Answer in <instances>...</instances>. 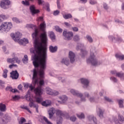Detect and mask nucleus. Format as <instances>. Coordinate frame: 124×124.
Here are the masks:
<instances>
[{
  "label": "nucleus",
  "instance_id": "obj_1",
  "mask_svg": "<svg viewBox=\"0 0 124 124\" xmlns=\"http://www.w3.org/2000/svg\"><path fill=\"white\" fill-rule=\"evenodd\" d=\"M34 40L35 50L36 54L33 56L34 62L33 64L35 67L33 70L32 83V84L28 83L24 85L25 89L30 88L31 91L34 89L35 85L41 88V86L44 85V74L46 69V43L47 38H40L41 42L39 41V38H33Z\"/></svg>",
  "mask_w": 124,
  "mask_h": 124
},
{
  "label": "nucleus",
  "instance_id": "obj_2",
  "mask_svg": "<svg viewBox=\"0 0 124 124\" xmlns=\"http://www.w3.org/2000/svg\"><path fill=\"white\" fill-rule=\"evenodd\" d=\"M34 92L35 94L37 95L35 97V101L37 102V103L41 104L43 106H45L46 107L51 105V101L46 100L43 101L42 97H41V95L43 94V89H42L41 87H38L36 88L34 90Z\"/></svg>",
  "mask_w": 124,
  "mask_h": 124
},
{
  "label": "nucleus",
  "instance_id": "obj_3",
  "mask_svg": "<svg viewBox=\"0 0 124 124\" xmlns=\"http://www.w3.org/2000/svg\"><path fill=\"white\" fill-rule=\"evenodd\" d=\"M86 62L87 63L92 64L94 66L99 65L101 63V62L97 61V59L95 58V56H94V54L92 52L90 58L87 59Z\"/></svg>",
  "mask_w": 124,
  "mask_h": 124
},
{
  "label": "nucleus",
  "instance_id": "obj_4",
  "mask_svg": "<svg viewBox=\"0 0 124 124\" xmlns=\"http://www.w3.org/2000/svg\"><path fill=\"white\" fill-rule=\"evenodd\" d=\"M25 97L28 101H30L29 103L30 107H31V108H32V107H33V108H35L36 112H37V113H38V105H35L34 104V103H33L34 102V101L33 100L32 98L31 97L30 94H26L25 95Z\"/></svg>",
  "mask_w": 124,
  "mask_h": 124
},
{
  "label": "nucleus",
  "instance_id": "obj_5",
  "mask_svg": "<svg viewBox=\"0 0 124 124\" xmlns=\"http://www.w3.org/2000/svg\"><path fill=\"white\" fill-rule=\"evenodd\" d=\"M12 28V23L11 22H4L0 26V31H9Z\"/></svg>",
  "mask_w": 124,
  "mask_h": 124
},
{
  "label": "nucleus",
  "instance_id": "obj_6",
  "mask_svg": "<svg viewBox=\"0 0 124 124\" xmlns=\"http://www.w3.org/2000/svg\"><path fill=\"white\" fill-rule=\"evenodd\" d=\"M56 114L57 116V124H62V117H63V113L62 111L59 109H57L56 110Z\"/></svg>",
  "mask_w": 124,
  "mask_h": 124
},
{
  "label": "nucleus",
  "instance_id": "obj_7",
  "mask_svg": "<svg viewBox=\"0 0 124 124\" xmlns=\"http://www.w3.org/2000/svg\"><path fill=\"white\" fill-rule=\"evenodd\" d=\"M63 36L65 37L66 40H71L72 37H73V33L71 31H63Z\"/></svg>",
  "mask_w": 124,
  "mask_h": 124
},
{
  "label": "nucleus",
  "instance_id": "obj_8",
  "mask_svg": "<svg viewBox=\"0 0 124 124\" xmlns=\"http://www.w3.org/2000/svg\"><path fill=\"white\" fill-rule=\"evenodd\" d=\"M8 5H10L9 0H2L0 2V6L3 9H7Z\"/></svg>",
  "mask_w": 124,
  "mask_h": 124
},
{
  "label": "nucleus",
  "instance_id": "obj_9",
  "mask_svg": "<svg viewBox=\"0 0 124 124\" xmlns=\"http://www.w3.org/2000/svg\"><path fill=\"white\" fill-rule=\"evenodd\" d=\"M70 93L73 95H76L77 96H79L81 98V101H86V99L85 98H83V95L81 93H79V92L74 90L71 89L70 90Z\"/></svg>",
  "mask_w": 124,
  "mask_h": 124
},
{
  "label": "nucleus",
  "instance_id": "obj_10",
  "mask_svg": "<svg viewBox=\"0 0 124 124\" xmlns=\"http://www.w3.org/2000/svg\"><path fill=\"white\" fill-rule=\"evenodd\" d=\"M46 92L47 94L50 95H58V94H59V92L57 91H53L50 88H46Z\"/></svg>",
  "mask_w": 124,
  "mask_h": 124
},
{
  "label": "nucleus",
  "instance_id": "obj_11",
  "mask_svg": "<svg viewBox=\"0 0 124 124\" xmlns=\"http://www.w3.org/2000/svg\"><path fill=\"white\" fill-rule=\"evenodd\" d=\"M10 74L11 77L12 78V79H15L16 80L19 78V74L18 73L17 70L13 71L12 72H11Z\"/></svg>",
  "mask_w": 124,
  "mask_h": 124
},
{
  "label": "nucleus",
  "instance_id": "obj_12",
  "mask_svg": "<svg viewBox=\"0 0 124 124\" xmlns=\"http://www.w3.org/2000/svg\"><path fill=\"white\" fill-rule=\"evenodd\" d=\"M7 62H10V63H20V60L18 59V58H14L12 59H8Z\"/></svg>",
  "mask_w": 124,
  "mask_h": 124
},
{
  "label": "nucleus",
  "instance_id": "obj_13",
  "mask_svg": "<svg viewBox=\"0 0 124 124\" xmlns=\"http://www.w3.org/2000/svg\"><path fill=\"white\" fill-rule=\"evenodd\" d=\"M81 83L83 85V88H86L89 87V80L86 78H81L80 79Z\"/></svg>",
  "mask_w": 124,
  "mask_h": 124
},
{
  "label": "nucleus",
  "instance_id": "obj_14",
  "mask_svg": "<svg viewBox=\"0 0 124 124\" xmlns=\"http://www.w3.org/2000/svg\"><path fill=\"white\" fill-rule=\"evenodd\" d=\"M111 74L113 75H116L117 77H119L120 78H122V79H124V74L120 73H117L116 71H111Z\"/></svg>",
  "mask_w": 124,
  "mask_h": 124
},
{
  "label": "nucleus",
  "instance_id": "obj_15",
  "mask_svg": "<svg viewBox=\"0 0 124 124\" xmlns=\"http://www.w3.org/2000/svg\"><path fill=\"white\" fill-rule=\"evenodd\" d=\"M69 58L71 62H75V54L73 53L72 51H70L69 52Z\"/></svg>",
  "mask_w": 124,
  "mask_h": 124
},
{
  "label": "nucleus",
  "instance_id": "obj_16",
  "mask_svg": "<svg viewBox=\"0 0 124 124\" xmlns=\"http://www.w3.org/2000/svg\"><path fill=\"white\" fill-rule=\"evenodd\" d=\"M56 113V110L55 109V108H50L48 110V114L49 116V119H52L53 116H54V114Z\"/></svg>",
  "mask_w": 124,
  "mask_h": 124
},
{
  "label": "nucleus",
  "instance_id": "obj_17",
  "mask_svg": "<svg viewBox=\"0 0 124 124\" xmlns=\"http://www.w3.org/2000/svg\"><path fill=\"white\" fill-rule=\"evenodd\" d=\"M16 35V39H15V41L16 42H19V41H20L21 39H20V38H21V36H22V34L20 33L19 32H16L15 34Z\"/></svg>",
  "mask_w": 124,
  "mask_h": 124
},
{
  "label": "nucleus",
  "instance_id": "obj_18",
  "mask_svg": "<svg viewBox=\"0 0 124 124\" xmlns=\"http://www.w3.org/2000/svg\"><path fill=\"white\" fill-rule=\"evenodd\" d=\"M18 43L20 45H25V44H28L29 43V40L26 38L20 39V41H18Z\"/></svg>",
  "mask_w": 124,
  "mask_h": 124
},
{
  "label": "nucleus",
  "instance_id": "obj_19",
  "mask_svg": "<svg viewBox=\"0 0 124 124\" xmlns=\"http://www.w3.org/2000/svg\"><path fill=\"white\" fill-rule=\"evenodd\" d=\"M30 10L32 14H36L39 12V10L35 9L34 5H32L30 7Z\"/></svg>",
  "mask_w": 124,
  "mask_h": 124
},
{
  "label": "nucleus",
  "instance_id": "obj_20",
  "mask_svg": "<svg viewBox=\"0 0 124 124\" xmlns=\"http://www.w3.org/2000/svg\"><path fill=\"white\" fill-rule=\"evenodd\" d=\"M49 50L51 53H55V52H57L58 47L57 46L53 47V46H49Z\"/></svg>",
  "mask_w": 124,
  "mask_h": 124
},
{
  "label": "nucleus",
  "instance_id": "obj_21",
  "mask_svg": "<svg viewBox=\"0 0 124 124\" xmlns=\"http://www.w3.org/2000/svg\"><path fill=\"white\" fill-rule=\"evenodd\" d=\"M48 34L51 39L52 40V41H54V40L56 39V36H55V33H54L53 31L48 32Z\"/></svg>",
  "mask_w": 124,
  "mask_h": 124
},
{
  "label": "nucleus",
  "instance_id": "obj_22",
  "mask_svg": "<svg viewBox=\"0 0 124 124\" xmlns=\"http://www.w3.org/2000/svg\"><path fill=\"white\" fill-rule=\"evenodd\" d=\"M116 58L118 59L120 61H123L124 60V55L123 54H116L115 55Z\"/></svg>",
  "mask_w": 124,
  "mask_h": 124
},
{
  "label": "nucleus",
  "instance_id": "obj_23",
  "mask_svg": "<svg viewBox=\"0 0 124 124\" xmlns=\"http://www.w3.org/2000/svg\"><path fill=\"white\" fill-rule=\"evenodd\" d=\"M0 110L2 111V112L6 111V106L4 104H0Z\"/></svg>",
  "mask_w": 124,
  "mask_h": 124
},
{
  "label": "nucleus",
  "instance_id": "obj_24",
  "mask_svg": "<svg viewBox=\"0 0 124 124\" xmlns=\"http://www.w3.org/2000/svg\"><path fill=\"white\" fill-rule=\"evenodd\" d=\"M8 122V121H7V119H6V117L0 119V124H6Z\"/></svg>",
  "mask_w": 124,
  "mask_h": 124
},
{
  "label": "nucleus",
  "instance_id": "obj_25",
  "mask_svg": "<svg viewBox=\"0 0 124 124\" xmlns=\"http://www.w3.org/2000/svg\"><path fill=\"white\" fill-rule=\"evenodd\" d=\"M62 62L66 65H68V64H69V61L66 58L63 59L62 61Z\"/></svg>",
  "mask_w": 124,
  "mask_h": 124
},
{
  "label": "nucleus",
  "instance_id": "obj_26",
  "mask_svg": "<svg viewBox=\"0 0 124 124\" xmlns=\"http://www.w3.org/2000/svg\"><path fill=\"white\" fill-rule=\"evenodd\" d=\"M99 112L98 113V115H99V117L101 118V119H102L103 118V112L104 111L102 110L101 108H99Z\"/></svg>",
  "mask_w": 124,
  "mask_h": 124
},
{
  "label": "nucleus",
  "instance_id": "obj_27",
  "mask_svg": "<svg viewBox=\"0 0 124 124\" xmlns=\"http://www.w3.org/2000/svg\"><path fill=\"white\" fill-rule=\"evenodd\" d=\"M63 17L64 19H69L70 18H72V16L70 14L63 15Z\"/></svg>",
  "mask_w": 124,
  "mask_h": 124
},
{
  "label": "nucleus",
  "instance_id": "obj_28",
  "mask_svg": "<svg viewBox=\"0 0 124 124\" xmlns=\"http://www.w3.org/2000/svg\"><path fill=\"white\" fill-rule=\"evenodd\" d=\"M59 98L61 99V100H62V102H65V101L67 100V97H66L65 95L60 96Z\"/></svg>",
  "mask_w": 124,
  "mask_h": 124
},
{
  "label": "nucleus",
  "instance_id": "obj_29",
  "mask_svg": "<svg viewBox=\"0 0 124 124\" xmlns=\"http://www.w3.org/2000/svg\"><path fill=\"white\" fill-rule=\"evenodd\" d=\"M119 107L120 108H123L124 107V100H118V101Z\"/></svg>",
  "mask_w": 124,
  "mask_h": 124
},
{
  "label": "nucleus",
  "instance_id": "obj_30",
  "mask_svg": "<svg viewBox=\"0 0 124 124\" xmlns=\"http://www.w3.org/2000/svg\"><path fill=\"white\" fill-rule=\"evenodd\" d=\"M12 20L14 22H15V23H16L17 24L22 22V21L19 20V19H18L17 17H13Z\"/></svg>",
  "mask_w": 124,
  "mask_h": 124
},
{
  "label": "nucleus",
  "instance_id": "obj_31",
  "mask_svg": "<svg viewBox=\"0 0 124 124\" xmlns=\"http://www.w3.org/2000/svg\"><path fill=\"white\" fill-rule=\"evenodd\" d=\"M21 108L22 109H24L25 110H26L27 111H28V112H29V113L31 114V110H30V108H28V107L23 106L22 107H21Z\"/></svg>",
  "mask_w": 124,
  "mask_h": 124
},
{
  "label": "nucleus",
  "instance_id": "obj_32",
  "mask_svg": "<svg viewBox=\"0 0 124 124\" xmlns=\"http://www.w3.org/2000/svg\"><path fill=\"white\" fill-rule=\"evenodd\" d=\"M7 72H8V71L7 69L4 70L2 75V76L4 77V78H6L7 77Z\"/></svg>",
  "mask_w": 124,
  "mask_h": 124
},
{
  "label": "nucleus",
  "instance_id": "obj_33",
  "mask_svg": "<svg viewBox=\"0 0 124 124\" xmlns=\"http://www.w3.org/2000/svg\"><path fill=\"white\" fill-rule=\"evenodd\" d=\"M26 121L24 118L21 117L20 121H19V124H23L24 123H26Z\"/></svg>",
  "mask_w": 124,
  "mask_h": 124
},
{
  "label": "nucleus",
  "instance_id": "obj_34",
  "mask_svg": "<svg viewBox=\"0 0 124 124\" xmlns=\"http://www.w3.org/2000/svg\"><path fill=\"white\" fill-rule=\"evenodd\" d=\"M4 81L0 80V88L3 89L4 88Z\"/></svg>",
  "mask_w": 124,
  "mask_h": 124
},
{
  "label": "nucleus",
  "instance_id": "obj_35",
  "mask_svg": "<svg viewBox=\"0 0 124 124\" xmlns=\"http://www.w3.org/2000/svg\"><path fill=\"white\" fill-rule=\"evenodd\" d=\"M74 41H78L80 40V36L78 35H76L74 37Z\"/></svg>",
  "mask_w": 124,
  "mask_h": 124
},
{
  "label": "nucleus",
  "instance_id": "obj_36",
  "mask_svg": "<svg viewBox=\"0 0 124 124\" xmlns=\"http://www.w3.org/2000/svg\"><path fill=\"white\" fill-rule=\"evenodd\" d=\"M28 60L29 59H28V55H25L24 58L23 59V62L24 63H27L28 62Z\"/></svg>",
  "mask_w": 124,
  "mask_h": 124
},
{
  "label": "nucleus",
  "instance_id": "obj_37",
  "mask_svg": "<svg viewBox=\"0 0 124 124\" xmlns=\"http://www.w3.org/2000/svg\"><path fill=\"white\" fill-rule=\"evenodd\" d=\"M55 31H58L59 32H62V29H61L58 26H56L55 27Z\"/></svg>",
  "mask_w": 124,
  "mask_h": 124
},
{
  "label": "nucleus",
  "instance_id": "obj_38",
  "mask_svg": "<svg viewBox=\"0 0 124 124\" xmlns=\"http://www.w3.org/2000/svg\"><path fill=\"white\" fill-rule=\"evenodd\" d=\"M81 53L82 54V57H84L85 55H87V52L86 50L81 49Z\"/></svg>",
  "mask_w": 124,
  "mask_h": 124
},
{
  "label": "nucleus",
  "instance_id": "obj_39",
  "mask_svg": "<svg viewBox=\"0 0 124 124\" xmlns=\"http://www.w3.org/2000/svg\"><path fill=\"white\" fill-rule=\"evenodd\" d=\"M86 38H87L88 41H89L90 43H92V42H93V38H92L91 36H90L89 35H87Z\"/></svg>",
  "mask_w": 124,
  "mask_h": 124
},
{
  "label": "nucleus",
  "instance_id": "obj_40",
  "mask_svg": "<svg viewBox=\"0 0 124 124\" xmlns=\"http://www.w3.org/2000/svg\"><path fill=\"white\" fill-rule=\"evenodd\" d=\"M77 116L79 119H84L85 118V115L83 113L77 114Z\"/></svg>",
  "mask_w": 124,
  "mask_h": 124
},
{
  "label": "nucleus",
  "instance_id": "obj_41",
  "mask_svg": "<svg viewBox=\"0 0 124 124\" xmlns=\"http://www.w3.org/2000/svg\"><path fill=\"white\" fill-rule=\"evenodd\" d=\"M91 119H93V122L95 123V124H96V118L95 117H93V116H90L89 117V120H91Z\"/></svg>",
  "mask_w": 124,
  "mask_h": 124
},
{
  "label": "nucleus",
  "instance_id": "obj_42",
  "mask_svg": "<svg viewBox=\"0 0 124 124\" xmlns=\"http://www.w3.org/2000/svg\"><path fill=\"white\" fill-rule=\"evenodd\" d=\"M22 4H24V5H30V2L29 1L26 0V1H22Z\"/></svg>",
  "mask_w": 124,
  "mask_h": 124
},
{
  "label": "nucleus",
  "instance_id": "obj_43",
  "mask_svg": "<svg viewBox=\"0 0 124 124\" xmlns=\"http://www.w3.org/2000/svg\"><path fill=\"white\" fill-rule=\"evenodd\" d=\"M83 47H84V45L79 44L77 47V50H78V49H82Z\"/></svg>",
  "mask_w": 124,
  "mask_h": 124
},
{
  "label": "nucleus",
  "instance_id": "obj_44",
  "mask_svg": "<svg viewBox=\"0 0 124 124\" xmlns=\"http://www.w3.org/2000/svg\"><path fill=\"white\" fill-rule=\"evenodd\" d=\"M76 117L75 116H72L70 118V121L72 122H75L76 121Z\"/></svg>",
  "mask_w": 124,
  "mask_h": 124
},
{
  "label": "nucleus",
  "instance_id": "obj_45",
  "mask_svg": "<svg viewBox=\"0 0 124 124\" xmlns=\"http://www.w3.org/2000/svg\"><path fill=\"white\" fill-rule=\"evenodd\" d=\"M59 14H60V11L59 10H56L53 13V15L55 16H57V15H59Z\"/></svg>",
  "mask_w": 124,
  "mask_h": 124
},
{
  "label": "nucleus",
  "instance_id": "obj_46",
  "mask_svg": "<svg viewBox=\"0 0 124 124\" xmlns=\"http://www.w3.org/2000/svg\"><path fill=\"white\" fill-rule=\"evenodd\" d=\"M46 7L47 11H50V8H49V7H50V4H49V3H47L46 5Z\"/></svg>",
  "mask_w": 124,
  "mask_h": 124
},
{
  "label": "nucleus",
  "instance_id": "obj_47",
  "mask_svg": "<svg viewBox=\"0 0 124 124\" xmlns=\"http://www.w3.org/2000/svg\"><path fill=\"white\" fill-rule=\"evenodd\" d=\"M119 120L120 122H124V118L123 116H119Z\"/></svg>",
  "mask_w": 124,
  "mask_h": 124
},
{
  "label": "nucleus",
  "instance_id": "obj_48",
  "mask_svg": "<svg viewBox=\"0 0 124 124\" xmlns=\"http://www.w3.org/2000/svg\"><path fill=\"white\" fill-rule=\"evenodd\" d=\"M18 98H19V96L16 95L13 97V99L14 100H18Z\"/></svg>",
  "mask_w": 124,
  "mask_h": 124
},
{
  "label": "nucleus",
  "instance_id": "obj_49",
  "mask_svg": "<svg viewBox=\"0 0 124 124\" xmlns=\"http://www.w3.org/2000/svg\"><path fill=\"white\" fill-rule=\"evenodd\" d=\"M90 3H91V4H95L96 3V1H94L93 0H90Z\"/></svg>",
  "mask_w": 124,
  "mask_h": 124
},
{
  "label": "nucleus",
  "instance_id": "obj_50",
  "mask_svg": "<svg viewBox=\"0 0 124 124\" xmlns=\"http://www.w3.org/2000/svg\"><path fill=\"white\" fill-rule=\"evenodd\" d=\"M11 37H12L13 40H15V39H16V35L14 34V33L11 34Z\"/></svg>",
  "mask_w": 124,
  "mask_h": 124
},
{
  "label": "nucleus",
  "instance_id": "obj_51",
  "mask_svg": "<svg viewBox=\"0 0 124 124\" xmlns=\"http://www.w3.org/2000/svg\"><path fill=\"white\" fill-rule=\"evenodd\" d=\"M12 89V87H7L6 88V91H9V92H11V90Z\"/></svg>",
  "mask_w": 124,
  "mask_h": 124
},
{
  "label": "nucleus",
  "instance_id": "obj_52",
  "mask_svg": "<svg viewBox=\"0 0 124 124\" xmlns=\"http://www.w3.org/2000/svg\"><path fill=\"white\" fill-rule=\"evenodd\" d=\"M105 99L107 100V101H108V102H111L112 100L109 99L108 97H105Z\"/></svg>",
  "mask_w": 124,
  "mask_h": 124
},
{
  "label": "nucleus",
  "instance_id": "obj_53",
  "mask_svg": "<svg viewBox=\"0 0 124 124\" xmlns=\"http://www.w3.org/2000/svg\"><path fill=\"white\" fill-rule=\"evenodd\" d=\"M110 79L112 80V81H113V82H117V81H118L117 78H116L115 77L111 78Z\"/></svg>",
  "mask_w": 124,
  "mask_h": 124
},
{
  "label": "nucleus",
  "instance_id": "obj_54",
  "mask_svg": "<svg viewBox=\"0 0 124 124\" xmlns=\"http://www.w3.org/2000/svg\"><path fill=\"white\" fill-rule=\"evenodd\" d=\"M0 18H1L2 19H3V20H5V19H6V16H4V15H1L0 16Z\"/></svg>",
  "mask_w": 124,
  "mask_h": 124
},
{
  "label": "nucleus",
  "instance_id": "obj_55",
  "mask_svg": "<svg viewBox=\"0 0 124 124\" xmlns=\"http://www.w3.org/2000/svg\"><path fill=\"white\" fill-rule=\"evenodd\" d=\"M72 29L74 31H78V28L77 27H73Z\"/></svg>",
  "mask_w": 124,
  "mask_h": 124
},
{
  "label": "nucleus",
  "instance_id": "obj_56",
  "mask_svg": "<svg viewBox=\"0 0 124 124\" xmlns=\"http://www.w3.org/2000/svg\"><path fill=\"white\" fill-rule=\"evenodd\" d=\"M89 100L91 102H94L95 100L93 97H90L89 98Z\"/></svg>",
  "mask_w": 124,
  "mask_h": 124
},
{
  "label": "nucleus",
  "instance_id": "obj_57",
  "mask_svg": "<svg viewBox=\"0 0 124 124\" xmlns=\"http://www.w3.org/2000/svg\"><path fill=\"white\" fill-rule=\"evenodd\" d=\"M60 0H57V6H58V8H61V6H60Z\"/></svg>",
  "mask_w": 124,
  "mask_h": 124
},
{
  "label": "nucleus",
  "instance_id": "obj_58",
  "mask_svg": "<svg viewBox=\"0 0 124 124\" xmlns=\"http://www.w3.org/2000/svg\"><path fill=\"white\" fill-rule=\"evenodd\" d=\"M22 88H23V86H22V85L20 84L19 85H18V89L20 90V91H22Z\"/></svg>",
  "mask_w": 124,
  "mask_h": 124
},
{
  "label": "nucleus",
  "instance_id": "obj_59",
  "mask_svg": "<svg viewBox=\"0 0 124 124\" xmlns=\"http://www.w3.org/2000/svg\"><path fill=\"white\" fill-rule=\"evenodd\" d=\"M59 80H61L62 82L63 83L64 82V78H62V77L58 78Z\"/></svg>",
  "mask_w": 124,
  "mask_h": 124
},
{
  "label": "nucleus",
  "instance_id": "obj_60",
  "mask_svg": "<svg viewBox=\"0 0 124 124\" xmlns=\"http://www.w3.org/2000/svg\"><path fill=\"white\" fill-rule=\"evenodd\" d=\"M104 8L105 9H108V6L107 5V4H106V3L104 4Z\"/></svg>",
  "mask_w": 124,
  "mask_h": 124
},
{
  "label": "nucleus",
  "instance_id": "obj_61",
  "mask_svg": "<svg viewBox=\"0 0 124 124\" xmlns=\"http://www.w3.org/2000/svg\"><path fill=\"white\" fill-rule=\"evenodd\" d=\"M38 2L39 4H42L43 3L44 1L42 0H38Z\"/></svg>",
  "mask_w": 124,
  "mask_h": 124
},
{
  "label": "nucleus",
  "instance_id": "obj_62",
  "mask_svg": "<svg viewBox=\"0 0 124 124\" xmlns=\"http://www.w3.org/2000/svg\"><path fill=\"white\" fill-rule=\"evenodd\" d=\"M85 95L86 97H90V94H89L88 93H85Z\"/></svg>",
  "mask_w": 124,
  "mask_h": 124
},
{
  "label": "nucleus",
  "instance_id": "obj_63",
  "mask_svg": "<svg viewBox=\"0 0 124 124\" xmlns=\"http://www.w3.org/2000/svg\"><path fill=\"white\" fill-rule=\"evenodd\" d=\"M11 92H12V93H16V92H17V90L16 89H13L12 88Z\"/></svg>",
  "mask_w": 124,
  "mask_h": 124
},
{
  "label": "nucleus",
  "instance_id": "obj_64",
  "mask_svg": "<svg viewBox=\"0 0 124 124\" xmlns=\"http://www.w3.org/2000/svg\"><path fill=\"white\" fill-rule=\"evenodd\" d=\"M38 21H43V17H40L38 19Z\"/></svg>",
  "mask_w": 124,
  "mask_h": 124
}]
</instances>
